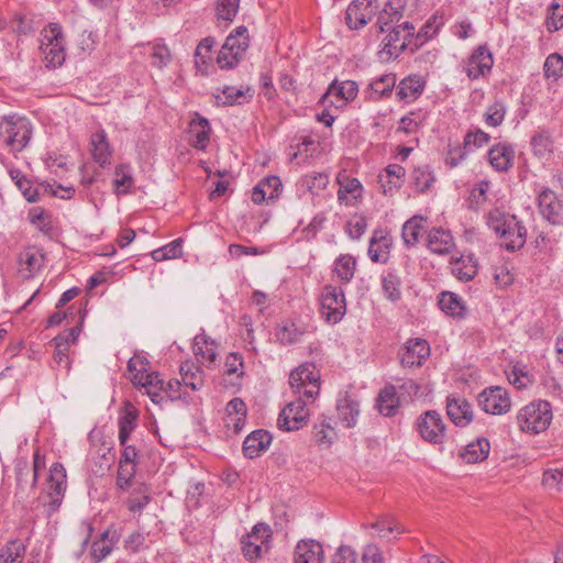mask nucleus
Instances as JSON below:
<instances>
[{
    "label": "nucleus",
    "mask_w": 563,
    "mask_h": 563,
    "mask_svg": "<svg viewBox=\"0 0 563 563\" xmlns=\"http://www.w3.org/2000/svg\"><path fill=\"white\" fill-rule=\"evenodd\" d=\"M487 224L499 236L505 250L514 252L526 244L527 229L516 216L496 208L489 211Z\"/></svg>",
    "instance_id": "obj_1"
},
{
    "label": "nucleus",
    "mask_w": 563,
    "mask_h": 563,
    "mask_svg": "<svg viewBox=\"0 0 563 563\" xmlns=\"http://www.w3.org/2000/svg\"><path fill=\"white\" fill-rule=\"evenodd\" d=\"M385 33L387 34L382 41V54L388 59L398 58L407 49L415 53L421 46V42L415 37V25L409 21L390 25Z\"/></svg>",
    "instance_id": "obj_2"
},
{
    "label": "nucleus",
    "mask_w": 563,
    "mask_h": 563,
    "mask_svg": "<svg viewBox=\"0 0 563 563\" xmlns=\"http://www.w3.org/2000/svg\"><path fill=\"white\" fill-rule=\"evenodd\" d=\"M289 386L296 397H303L306 401H316L321 387L319 369L311 362L300 364L290 372Z\"/></svg>",
    "instance_id": "obj_3"
},
{
    "label": "nucleus",
    "mask_w": 563,
    "mask_h": 563,
    "mask_svg": "<svg viewBox=\"0 0 563 563\" xmlns=\"http://www.w3.org/2000/svg\"><path fill=\"white\" fill-rule=\"evenodd\" d=\"M32 133V123L26 118L9 115L0 122V141L12 153L23 151L27 146Z\"/></svg>",
    "instance_id": "obj_4"
},
{
    "label": "nucleus",
    "mask_w": 563,
    "mask_h": 563,
    "mask_svg": "<svg viewBox=\"0 0 563 563\" xmlns=\"http://www.w3.org/2000/svg\"><path fill=\"white\" fill-rule=\"evenodd\" d=\"M552 406L547 400L532 401L522 407L517 415L521 431L540 433L545 431L552 421Z\"/></svg>",
    "instance_id": "obj_5"
},
{
    "label": "nucleus",
    "mask_w": 563,
    "mask_h": 563,
    "mask_svg": "<svg viewBox=\"0 0 563 563\" xmlns=\"http://www.w3.org/2000/svg\"><path fill=\"white\" fill-rule=\"evenodd\" d=\"M250 45L247 27L244 25L234 29L225 38L217 57L221 69L234 68L243 58Z\"/></svg>",
    "instance_id": "obj_6"
},
{
    "label": "nucleus",
    "mask_w": 563,
    "mask_h": 563,
    "mask_svg": "<svg viewBox=\"0 0 563 563\" xmlns=\"http://www.w3.org/2000/svg\"><path fill=\"white\" fill-rule=\"evenodd\" d=\"M273 531L266 523L258 522L241 538V551L245 560L253 562L268 553L272 547Z\"/></svg>",
    "instance_id": "obj_7"
},
{
    "label": "nucleus",
    "mask_w": 563,
    "mask_h": 563,
    "mask_svg": "<svg viewBox=\"0 0 563 563\" xmlns=\"http://www.w3.org/2000/svg\"><path fill=\"white\" fill-rule=\"evenodd\" d=\"M42 36L40 48L44 55L45 66L47 68L62 66L66 58L62 26L58 23H49Z\"/></svg>",
    "instance_id": "obj_8"
},
{
    "label": "nucleus",
    "mask_w": 563,
    "mask_h": 563,
    "mask_svg": "<svg viewBox=\"0 0 563 563\" xmlns=\"http://www.w3.org/2000/svg\"><path fill=\"white\" fill-rule=\"evenodd\" d=\"M320 313L329 323H338L346 313L345 296L340 286L327 285L320 296Z\"/></svg>",
    "instance_id": "obj_9"
},
{
    "label": "nucleus",
    "mask_w": 563,
    "mask_h": 563,
    "mask_svg": "<svg viewBox=\"0 0 563 563\" xmlns=\"http://www.w3.org/2000/svg\"><path fill=\"white\" fill-rule=\"evenodd\" d=\"M66 490V470L63 464L56 462L49 468V476L47 479L46 498L44 500V507L46 514L51 517L55 514L64 499Z\"/></svg>",
    "instance_id": "obj_10"
},
{
    "label": "nucleus",
    "mask_w": 563,
    "mask_h": 563,
    "mask_svg": "<svg viewBox=\"0 0 563 563\" xmlns=\"http://www.w3.org/2000/svg\"><path fill=\"white\" fill-rule=\"evenodd\" d=\"M313 402L314 401H306L303 397H297L296 400L287 404L278 416V428L284 431L299 430L307 422L309 417L308 405Z\"/></svg>",
    "instance_id": "obj_11"
},
{
    "label": "nucleus",
    "mask_w": 563,
    "mask_h": 563,
    "mask_svg": "<svg viewBox=\"0 0 563 563\" xmlns=\"http://www.w3.org/2000/svg\"><path fill=\"white\" fill-rule=\"evenodd\" d=\"M478 406L489 415H505L511 408V400L507 389L500 386L486 387L477 397Z\"/></svg>",
    "instance_id": "obj_12"
},
{
    "label": "nucleus",
    "mask_w": 563,
    "mask_h": 563,
    "mask_svg": "<svg viewBox=\"0 0 563 563\" xmlns=\"http://www.w3.org/2000/svg\"><path fill=\"white\" fill-rule=\"evenodd\" d=\"M420 437L431 444H442L445 439V424L437 410H428L420 415L416 422Z\"/></svg>",
    "instance_id": "obj_13"
},
{
    "label": "nucleus",
    "mask_w": 563,
    "mask_h": 563,
    "mask_svg": "<svg viewBox=\"0 0 563 563\" xmlns=\"http://www.w3.org/2000/svg\"><path fill=\"white\" fill-rule=\"evenodd\" d=\"M82 321L84 316H81L80 322L77 325L60 332L51 341V344L55 349L53 360L59 368L65 371H69L70 368L71 360L69 357V346L76 343L81 331Z\"/></svg>",
    "instance_id": "obj_14"
},
{
    "label": "nucleus",
    "mask_w": 563,
    "mask_h": 563,
    "mask_svg": "<svg viewBox=\"0 0 563 563\" xmlns=\"http://www.w3.org/2000/svg\"><path fill=\"white\" fill-rule=\"evenodd\" d=\"M377 0H353L345 11V23L350 30H360L377 13Z\"/></svg>",
    "instance_id": "obj_15"
},
{
    "label": "nucleus",
    "mask_w": 563,
    "mask_h": 563,
    "mask_svg": "<svg viewBox=\"0 0 563 563\" xmlns=\"http://www.w3.org/2000/svg\"><path fill=\"white\" fill-rule=\"evenodd\" d=\"M494 58L486 45L478 46L465 63V73L471 79L485 77L490 73Z\"/></svg>",
    "instance_id": "obj_16"
},
{
    "label": "nucleus",
    "mask_w": 563,
    "mask_h": 563,
    "mask_svg": "<svg viewBox=\"0 0 563 563\" xmlns=\"http://www.w3.org/2000/svg\"><path fill=\"white\" fill-rule=\"evenodd\" d=\"M430 345L424 339H410L406 342L400 354L404 367H420L430 356Z\"/></svg>",
    "instance_id": "obj_17"
},
{
    "label": "nucleus",
    "mask_w": 563,
    "mask_h": 563,
    "mask_svg": "<svg viewBox=\"0 0 563 563\" xmlns=\"http://www.w3.org/2000/svg\"><path fill=\"white\" fill-rule=\"evenodd\" d=\"M339 185L338 200L346 206H354L362 197L363 186L361 181L351 177L346 170H342L336 176Z\"/></svg>",
    "instance_id": "obj_18"
},
{
    "label": "nucleus",
    "mask_w": 563,
    "mask_h": 563,
    "mask_svg": "<svg viewBox=\"0 0 563 563\" xmlns=\"http://www.w3.org/2000/svg\"><path fill=\"white\" fill-rule=\"evenodd\" d=\"M406 10L405 0H388L382 10L377 11L376 26L378 33H385L390 25L401 23Z\"/></svg>",
    "instance_id": "obj_19"
},
{
    "label": "nucleus",
    "mask_w": 563,
    "mask_h": 563,
    "mask_svg": "<svg viewBox=\"0 0 563 563\" xmlns=\"http://www.w3.org/2000/svg\"><path fill=\"white\" fill-rule=\"evenodd\" d=\"M391 245L393 239L385 230H374L368 243V257L374 263H387L389 260Z\"/></svg>",
    "instance_id": "obj_20"
},
{
    "label": "nucleus",
    "mask_w": 563,
    "mask_h": 563,
    "mask_svg": "<svg viewBox=\"0 0 563 563\" xmlns=\"http://www.w3.org/2000/svg\"><path fill=\"white\" fill-rule=\"evenodd\" d=\"M540 213L552 224H563V205L554 191L543 189L538 196Z\"/></svg>",
    "instance_id": "obj_21"
},
{
    "label": "nucleus",
    "mask_w": 563,
    "mask_h": 563,
    "mask_svg": "<svg viewBox=\"0 0 563 563\" xmlns=\"http://www.w3.org/2000/svg\"><path fill=\"white\" fill-rule=\"evenodd\" d=\"M44 255L35 246H29L19 254V274L23 279L34 278L42 268Z\"/></svg>",
    "instance_id": "obj_22"
},
{
    "label": "nucleus",
    "mask_w": 563,
    "mask_h": 563,
    "mask_svg": "<svg viewBox=\"0 0 563 563\" xmlns=\"http://www.w3.org/2000/svg\"><path fill=\"white\" fill-rule=\"evenodd\" d=\"M446 415L459 427H465L473 420L472 406L463 397L449 396L446 398Z\"/></svg>",
    "instance_id": "obj_23"
},
{
    "label": "nucleus",
    "mask_w": 563,
    "mask_h": 563,
    "mask_svg": "<svg viewBox=\"0 0 563 563\" xmlns=\"http://www.w3.org/2000/svg\"><path fill=\"white\" fill-rule=\"evenodd\" d=\"M308 332H310L309 324L301 320L287 319L277 327L276 338L282 344H294L301 341Z\"/></svg>",
    "instance_id": "obj_24"
},
{
    "label": "nucleus",
    "mask_w": 563,
    "mask_h": 563,
    "mask_svg": "<svg viewBox=\"0 0 563 563\" xmlns=\"http://www.w3.org/2000/svg\"><path fill=\"white\" fill-rule=\"evenodd\" d=\"M189 144L198 150L205 151L210 141L211 126L209 121L200 115L199 113H195V117L189 122Z\"/></svg>",
    "instance_id": "obj_25"
},
{
    "label": "nucleus",
    "mask_w": 563,
    "mask_h": 563,
    "mask_svg": "<svg viewBox=\"0 0 563 563\" xmlns=\"http://www.w3.org/2000/svg\"><path fill=\"white\" fill-rule=\"evenodd\" d=\"M487 156L495 170L508 172L514 165L515 147L509 143H497L489 148Z\"/></svg>",
    "instance_id": "obj_26"
},
{
    "label": "nucleus",
    "mask_w": 563,
    "mask_h": 563,
    "mask_svg": "<svg viewBox=\"0 0 563 563\" xmlns=\"http://www.w3.org/2000/svg\"><path fill=\"white\" fill-rule=\"evenodd\" d=\"M214 103L222 107H232L249 102L253 98V91L250 86H241L235 88L233 86H224L221 95H213Z\"/></svg>",
    "instance_id": "obj_27"
},
{
    "label": "nucleus",
    "mask_w": 563,
    "mask_h": 563,
    "mask_svg": "<svg viewBox=\"0 0 563 563\" xmlns=\"http://www.w3.org/2000/svg\"><path fill=\"white\" fill-rule=\"evenodd\" d=\"M324 551L316 540H301L297 543L294 553V563H323Z\"/></svg>",
    "instance_id": "obj_28"
},
{
    "label": "nucleus",
    "mask_w": 563,
    "mask_h": 563,
    "mask_svg": "<svg viewBox=\"0 0 563 563\" xmlns=\"http://www.w3.org/2000/svg\"><path fill=\"white\" fill-rule=\"evenodd\" d=\"M272 435L268 431L258 429L249 434L243 442V453L247 459L258 457L272 443Z\"/></svg>",
    "instance_id": "obj_29"
},
{
    "label": "nucleus",
    "mask_w": 563,
    "mask_h": 563,
    "mask_svg": "<svg viewBox=\"0 0 563 563\" xmlns=\"http://www.w3.org/2000/svg\"><path fill=\"white\" fill-rule=\"evenodd\" d=\"M282 187L278 176H267L253 188L252 201L260 205L264 201L275 200L279 197Z\"/></svg>",
    "instance_id": "obj_30"
},
{
    "label": "nucleus",
    "mask_w": 563,
    "mask_h": 563,
    "mask_svg": "<svg viewBox=\"0 0 563 563\" xmlns=\"http://www.w3.org/2000/svg\"><path fill=\"white\" fill-rule=\"evenodd\" d=\"M90 151L93 161L99 164L100 167H106L110 164V159L113 154L107 133L104 130H99L93 133L90 137Z\"/></svg>",
    "instance_id": "obj_31"
},
{
    "label": "nucleus",
    "mask_w": 563,
    "mask_h": 563,
    "mask_svg": "<svg viewBox=\"0 0 563 563\" xmlns=\"http://www.w3.org/2000/svg\"><path fill=\"white\" fill-rule=\"evenodd\" d=\"M131 488L132 490L124 500V504L130 512L140 516L144 508L152 501V489L145 483H135Z\"/></svg>",
    "instance_id": "obj_32"
},
{
    "label": "nucleus",
    "mask_w": 563,
    "mask_h": 563,
    "mask_svg": "<svg viewBox=\"0 0 563 563\" xmlns=\"http://www.w3.org/2000/svg\"><path fill=\"white\" fill-rule=\"evenodd\" d=\"M455 246L453 235L443 228H432L428 232L427 247L434 254H448Z\"/></svg>",
    "instance_id": "obj_33"
},
{
    "label": "nucleus",
    "mask_w": 563,
    "mask_h": 563,
    "mask_svg": "<svg viewBox=\"0 0 563 563\" xmlns=\"http://www.w3.org/2000/svg\"><path fill=\"white\" fill-rule=\"evenodd\" d=\"M336 410L339 420L345 428H354L360 416L358 401L354 399L349 393H345L338 399Z\"/></svg>",
    "instance_id": "obj_34"
},
{
    "label": "nucleus",
    "mask_w": 563,
    "mask_h": 563,
    "mask_svg": "<svg viewBox=\"0 0 563 563\" xmlns=\"http://www.w3.org/2000/svg\"><path fill=\"white\" fill-rule=\"evenodd\" d=\"M400 406V400L397 395L396 387L391 384H387L380 389L376 398V408L379 413L385 417H394Z\"/></svg>",
    "instance_id": "obj_35"
},
{
    "label": "nucleus",
    "mask_w": 563,
    "mask_h": 563,
    "mask_svg": "<svg viewBox=\"0 0 563 563\" xmlns=\"http://www.w3.org/2000/svg\"><path fill=\"white\" fill-rule=\"evenodd\" d=\"M490 443L488 439L482 437L468 443L460 453L465 463H479L488 457Z\"/></svg>",
    "instance_id": "obj_36"
},
{
    "label": "nucleus",
    "mask_w": 563,
    "mask_h": 563,
    "mask_svg": "<svg viewBox=\"0 0 563 563\" xmlns=\"http://www.w3.org/2000/svg\"><path fill=\"white\" fill-rule=\"evenodd\" d=\"M181 383L191 390H199L205 384V374L200 366L192 361H185L179 368Z\"/></svg>",
    "instance_id": "obj_37"
},
{
    "label": "nucleus",
    "mask_w": 563,
    "mask_h": 563,
    "mask_svg": "<svg viewBox=\"0 0 563 563\" xmlns=\"http://www.w3.org/2000/svg\"><path fill=\"white\" fill-rule=\"evenodd\" d=\"M333 419L322 417L313 426V439L320 448H330L336 439Z\"/></svg>",
    "instance_id": "obj_38"
},
{
    "label": "nucleus",
    "mask_w": 563,
    "mask_h": 563,
    "mask_svg": "<svg viewBox=\"0 0 563 563\" xmlns=\"http://www.w3.org/2000/svg\"><path fill=\"white\" fill-rule=\"evenodd\" d=\"M424 221L426 218L416 214L404 223L401 238L407 246H415L420 242V239L426 232V227L423 225Z\"/></svg>",
    "instance_id": "obj_39"
},
{
    "label": "nucleus",
    "mask_w": 563,
    "mask_h": 563,
    "mask_svg": "<svg viewBox=\"0 0 563 563\" xmlns=\"http://www.w3.org/2000/svg\"><path fill=\"white\" fill-rule=\"evenodd\" d=\"M424 90V81L419 76H408L404 78L397 87V97L399 100H416Z\"/></svg>",
    "instance_id": "obj_40"
},
{
    "label": "nucleus",
    "mask_w": 563,
    "mask_h": 563,
    "mask_svg": "<svg viewBox=\"0 0 563 563\" xmlns=\"http://www.w3.org/2000/svg\"><path fill=\"white\" fill-rule=\"evenodd\" d=\"M452 274L460 280L471 282L477 274V263L473 255H462L451 263Z\"/></svg>",
    "instance_id": "obj_41"
},
{
    "label": "nucleus",
    "mask_w": 563,
    "mask_h": 563,
    "mask_svg": "<svg viewBox=\"0 0 563 563\" xmlns=\"http://www.w3.org/2000/svg\"><path fill=\"white\" fill-rule=\"evenodd\" d=\"M358 92V85L354 80L336 81L334 80L322 96L321 102L324 103L330 95H335L343 101H353Z\"/></svg>",
    "instance_id": "obj_42"
},
{
    "label": "nucleus",
    "mask_w": 563,
    "mask_h": 563,
    "mask_svg": "<svg viewBox=\"0 0 563 563\" xmlns=\"http://www.w3.org/2000/svg\"><path fill=\"white\" fill-rule=\"evenodd\" d=\"M195 355L197 361L203 365H212L217 361V344L214 341H209L205 335L195 339Z\"/></svg>",
    "instance_id": "obj_43"
},
{
    "label": "nucleus",
    "mask_w": 563,
    "mask_h": 563,
    "mask_svg": "<svg viewBox=\"0 0 563 563\" xmlns=\"http://www.w3.org/2000/svg\"><path fill=\"white\" fill-rule=\"evenodd\" d=\"M396 85V75L395 74H385L380 77L374 79L368 85V89L371 90L369 99L379 100L384 97H389Z\"/></svg>",
    "instance_id": "obj_44"
},
{
    "label": "nucleus",
    "mask_w": 563,
    "mask_h": 563,
    "mask_svg": "<svg viewBox=\"0 0 563 563\" xmlns=\"http://www.w3.org/2000/svg\"><path fill=\"white\" fill-rule=\"evenodd\" d=\"M142 380L143 382L135 384V386L144 388L153 402L161 404L164 400V380L161 378L159 374L157 372H151L150 374H145Z\"/></svg>",
    "instance_id": "obj_45"
},
{
    "label": "nucleus",
    "mask_w": 563,
    "mask_h": 563,
    "mask_svg": "<svg viewBox=\"0 0 563 563\" xmlns=\"http://www.w3.org/2000/svg\"><path fill=\"white\" fill-rule=\"evenodd\" d=\"M142 380L143 382L135 384V386L144 388L153 402L161 404L164 400V380L161 378L159 374L157 372H151L150 374H145Z\"/></svg>",
    "instance_id": "obj_46"
},
{
    "label": "nucleus",
    "mask_w": 563,
    "mask_h": 563,
    "mask_svg": "<svg viewBox=\"0 0 563 563\" xmlns=\"http://www.w3.org/2000/svg\"><path fill=\"white\" fill-rule=\"evenodd\" d=\"M25 552L26 545L22 540H10L0 551V563H23Z\"/></svg>",
    "instance_id": "obj_47"
},
{
    "label": "nucleus",
    "mask_w": 563,
    "mask_h": 563,
    "mask_svg": "<svg viewBox=\"0 0 563 563\" xmlns=\"http://www.w3.org/2000/svg\"><path fill=\"white\" fill-rule=\"evenodd\" d=\"M438 305L440 309L451 317H463L465 307L462 299L454 292L442 291Z\"/></svg>",
    "instance_id": "obj_48"
},
{
    "label": "nucleus",
    "mask_w": 563,
    "mask_h": 563,
    "mask_svg": "<svg viewBox=\"0 0 563 563\" xmlns=\"http://www.w3.org/2000/svg\"><path fill=\"white\" fill-rule=\"evenodd\" d=\"M530 145L533 154L539 158H548L553 148V141L551 135L545 130L534 132L531 136Z\"/></svg>",
    "instance_id": "obj_49"
},
{
    "label": "nucleus",
    "mask_w": 563,
    "mask_h": 563,
    "mask_svg": "<svg viewBox=\"0 0 563 563\" xmlns=\"http://www.w3.org/2000/svg\"><path fill=\"white\" fill-rule=\"evenodd\" d=\"M9 175L29 202H35L38 200V189L32 186L31 180L26 178L20 169L11 168L9 170Z\"/></svg>",
    "instance_id": "obj_50"
},
{
    "label": "nucleus",
    "mask_w": 563,
    "mask_h": 563,
    "mask_svg": "<svg viewBox=\"0 0 563 563\" xmlns=\"http://www.w3.org/2000/svg\"><path fill=\"white\" fill-rule=\"evenodd\" d=\"M356 260L350 255H340L333 263V274L341 282H350L355 273Z\"/></svg>",
    "instance_id": "obj_51"
},
{
    "label": "nucleus",
    "mask_w": 563,
    "mask_h": 563,
    "mask_svg": "<svg viewBox=\"0 0 563 563\" xmlns=\"http://www.w3.org/2000/svg\"><path fill=\"white\" fill-rule=\"evenodd\" d=\"M137 413L130 406V408H125L123 415L119 417V444H124L130 439L131 433L136 428Z\"/></svg>",
    "instance_id": "obj_52"
},
{
    "label": "nucleus",
    "mask_w": 563,
    "mask_h": 563,
    "mask_svg": "<svg viewBox=\"0 0 563 563\" xmlns=\"http://www.w3.org/2000/svg\"><path fill=\"white\" fill-rule=\"evenodd\" d=\"M426 119L427 114L424 112L411 111L408 115L400 119L397 132L406 134L417 133L423 126Z\"/></svg>",
    "instance_id": "obj_53"
},
{
    "label": "nucleus",
    "mask_w": 563,
    "mask_h": 563,
    "mask_svg": "<svg viewBox=\"0 0 563 563\" xmlns=\"http://www.w3.org/2000/svg\"><path fill=\"white\" fill-rule=\"evenodd\" d=\"M136 473V465L134 464H124L123 462H119L115 485L117 488L121 492H125L131 488L134 484V477Z\"/></svg>",
    "instance_id": "obj_54"
},
{
    "label": "nucleus",
    "mask_w": 563,
    "mask_h": 563,
    "mask_svg": "<svg viewBox=\"0 0 563 563\" xmlns=\"http://www.w3.org/2000/svg\"><path fill=\"white\" fill-rule=\"evenodd\" d=\"M374 534L380 539H390L394 533L401 534L405 532L404 527L394 519H382L372 525Z\"/></svg>",
    "instance_id": "obj_55"
},
{
    "label": "nucleus",
    "mask_w": 563,
    "mask_h": 563,
    "mask_svg": "<svg viewBox=\"0 0 563 563\" xmlns=\"http://www.w3.org/2000/svg\"><path fill=\"white\" fill-rule=\"evenodd\" d=\"M183 255V239L178 238L170 243L156 249L152 252V257L156 262L178 258Z\"/></svg>",
    "instance_id": "obj_56"
},
{
    "label": "nucleus",
    "mask_w": 563,
    "mask_h": 563,
    "mask_svg": "<svg viewBox=\"0 0 563 563\" xmlns=\"http://www.w3.org/2000/svg\"><path fill=\"white\" fill-rule=\"evenodd\" d=\"M216 40L211 36L202 38L196 47L195 63L198 68L207 67L212 59V47Z\"/></svg>",
    "instance_id": "obj_57"
},
{
    "label": "nucleus",
    "mask_w": 563,
    "mask_h": 563,
    "mask_svg": "<svg viewBox=\"0 0 563 563\" xmlns=\"http://www.w3.org/2000/svg\"><path fill=\"white\" fill-rule=\"evenodd\" d=\"M115 179L114 186L119 195H125L130 191L133 185V177L131 174V167L129 164H120L114 170Z\"/></svg>",
    "instance_id": "obj_58"
},
{
    "label": "nucleus",
    "mask_w": 563,
    "mask_h": 563,
    "mask_svg": "<svg viewBox=\"0 0 563 563\" xmlns=\"http://www.w3.org/2000/svg\"><path fill=\"white\" fill-rule=\"evenodd\" d=\"M301 184L312 196H317L321 190L327 188L329 184V175L325 173L313 172L305 175L301 179Z\"/></svg>",
    "instance_id": "obj_59"
},
{
    "label": "nucleus",
    "mask_w": 563,
    "mask_h": 563,
    "mask_svg": "<svg viewBox=\"0 0 563 563\" xmlns=\"http://www.w3.org/2000/svg\"><path fill=\"white\" fill-rule=\"evenodd\" d=\"M148 361L144 356L134 355L128 362V371L131 374V382L135 385L143 382L145 374H150Z\"/></svg>",
    "instance_id": "obj_60"
},
{
    "label": "nucleus",
    "mask_w": 563,
    "mask_h": 563,
    "mask_svg": "<svg viewBox=\"0 0 563 563\" xmlns=\"http://www.w3.org/2000/svg\"><path fill=\"white\" fill-rule=\"evenodd\" d=\"M415 189L419 192L427 191L433 184L434 177L429 167H417L412 172Z\"/></svg>",
    "instance_id": "obj_61"
},
{
    "label": "nucleus",
    "mask_w": 563,
    "mask_h": 563,
    "mask_svg": "<svg viewBox=\"0 0 563 563\" xmlns=\"http://www.w3.org/2000/svg\"><path fill=\"white\" fill-rule=\"evenodd\" d=\"M505 114H506L505 104L501 101H495L493 104H490L486 109V111L484 113L485 123L488 126H493V128L499 126L505 119Z\"/></svg>",
    "instance_id": "obj_62"
},
{
    "label": "nucleus",
    "mask_w": 563,
    "mask_h": 563,
    "mask_svg": "<svg viewBox=\"0 0 563 563\" xmlns=\"http://www.w3.org/2000/svg\"><path fill=\"white\" fill-rule=\"evenodd\" d=\"M545 26L549 32H556L563 27V7L553 1L548 10Z\"/></svg>",
    "instance_id": "obj_63"
},
{
    "label": "nucleus",
    "mask_w": 563,
    "mask_h": 563,
    "mask_svg": "<svg viewBox=\"0 0 563 563\" xmlns=\"http://www.w3.org/2000/svg\"><path fill=\"white\" fill-rule=\"evenodd\" d=\"M543 70L547 78L558 80L563 76V57L558 53L550 54L544 62Z\"/></svg>",
    "instance_id": "obj_64"
}]
</instances>
